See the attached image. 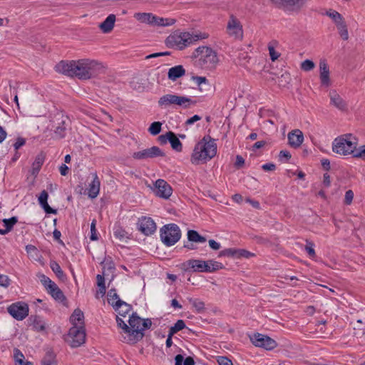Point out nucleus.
<instances>
[{"mask_svg": "<svg viewBox=\"0 0 365 365\" xmlns=\"http://www.w3.org/2000/svg\"><path fill=\"white\" fill-rule=\"evenodd\" d=\"M56 72L81 80L97 77L105 72L103 64L96 60L82 58L78 61H61L55 66Z\"/></svg>", "mask_w": 365, "mask_h": 365, "instance_id": "1", "label": "nucleus"}, {"mask_svg": "<svg viewBox=\"0 0 365 365\" xmlns=\"http://www.w3.org/2000/svg\"><path fill=\"white\" fill-rule=\"evenodd\" d=\"M208 36L207 33L182 32L180 30H176L166 38L165 42L168 48L182 50L195 42L207 38Z\"/></svg>", "mask_w": 365, "mask_h": 365, "instance_id": "2", "label": "nucleus"}, {"mask_svg": "<svg viewBox=\"0 0 365 365\" xmlns=\"http://www.w3.org/2000/svg\"><path fill=\"white\" fill-rule=\"evenodd\" d=\"M217 154V144L210 135H205L195 146L191 155V163L198 165L207 163Z\"/></svg>", "mask_w": 365, "mask_h": 365, "instance_id": "3", "label": "nucleus"}, {"mask_svg": "<svg viewBox=\"0 0 365 365\" xmlns=\"http://www.w3.org/2000/svg\"><path fill=\"white\" fill-rule=\"evenodd\" d=\"M192 58L195 59V64L203 69H213L218 63L216 51L208 46H199L192 53Z\"/></svg>", "mask_w": 365, "mask_h": 365, "instance_id": "4", "label": "nucleus"}, {"mask_svg": "<svg viewBox=\"0 0 365 365\" xmlns=\"http://www.w3.org/2000/svg\"><path fill=\"white\" fill-rule=\"evenodd\" d=\"M358 140L352 134H346L334 139L332 150L339 155H346L355 153Z\"/></svg>", "mask_w": 365, "mask_h": 365, "instance_id": "5", "label": "nucleus"}, {"mask_svg": "<svg viewBox=\"0 0 365 365\" xmlns=\"http://www.w3.org/2000/svg\"><path fill=\"white\" fill-rule=\"evenodd\" d=\"M185 271L213 272L223 268L222 263L214 260L189 259L182 264Z\"/></svg>", "mask_w": 365, "mask_h": 365, "instance_id": "6", "label": "nucleus"}, {"mask_svg": "<svg viewBox=\"0 0 365 365\" xmlns=\"http://www.w3.org/2000/svg\"><path fill=\"white\" fill-rule=\"evenodd\" d=\"M160 232L161 241L168 247L174 245L181 237L179 227L173 223L164 225Z\"/></svg>", "mask_w": 365, "mask_h": 365, "instance_id": "7", "label": "nucleus"}, {"mask_svg": "<svg viewBox=\"0 0 365 365\" xmlns=\"http://www.w3.org/2000/svg\"><path fill=\"white\" fill-rule=\"evenodd\" d=\"M143 319L136 313H133L129 319L130 331L128 332L127 342L135 344L141 340L143 336V329L140 328Z\"/></svg>", "mask_w": 365, "mask_h": 365, "instance_id": "8", "label": "nucleus"}, {"mask_svg": "<svg viewBox=\"0 0 365 365\" xmlns=\"http://www.w3.org/2000/svg\"><path fill=\"white\" fill-rule=\"evenodd\" d=\"M160 107H167L171 105H178L188 108L190 105H195L196 101L186 96H180L174 94H166L160 97L158 101Z\"/></svg>", "mask_w": 365, "mask_h": 365, "instance_id": "9", "label": "nucleus"}, {"mask_svg": "<svg viewBox=\"0 0 365 365\" xmlns=\"http://www.w3.org/2000/svg\"><path fill=\"white\" fill-rule=\"evenodd\" d=\"M66 341L72 348H77L86 341V330L84 326H73L70 328Z\"/></svg>", "mask_w": 365, "mask_h": 365, "instance_id": "10", "label": "nucleus"}, {"mask_svg": "<svg viewBox=\"0 0 365 365\" xmlns=\"http://www.w3.org/2000/svg\"><path fill=\"white\" fill-rule=\"evenodd\" d=\"M68 118L61 113H57L52 119V128L54 138L62 139L66 136Z\"/></svg>", "mask_w": 365, "mask_h": 365, "instance_id": "11", "label": "nucleus"}, {"mask_svg": "<svg viewBox=\"0 0 365 365\" xmlns=\"http://www.w3.org/2000/svg\"><path fill=\"white\" fill-rule=\"evenodd\" d=\"M250 338L255 346L262 347L267 350H272L277 346V343L274 339L259 333H255Z\"/></svg>", "mask_w": 365, "mask_h": 365, "instance_id": "12", "label": "nucleus"}, {"mask_svg": "<svg viewBox=\"0 0 365 365\" xmlns=\"http://www.w3.org/2000/svg\"><path fill=\"white\" fill-rule=\"evenodd\" d=\"M29 310L28 304L23 302L13 303L7 308L10 315L18 321L24 319L29 315Z\"/></svg>", "mask_w": 365, "mask_h": 365, "instance_id": "13", "label": "nucleus"}, {"mask_svg": "<svg viewBox=\"0 0 365 365\" xmlns=\"http://www.w3.org/2000/svg\"><path fill=\"white\" fill-rule=\"evenodd\" d=\"M227 32L230 36L235 39L242 40L243 38V29L240 21L233 14L230 16L227 25Z\"/></svg>", "mask_w": 365, "mask_h": 365, "instance_id": "14", "label": "nucleus"}, {"mask_svg": "<svg viewBox=\"0 0 365 365\" xmlns=\"http://www.w3.org/2000/svg\"><path fill=\"white\" fill-rule=\"evenodd\" d=\"M159 156L164 157L165 153L157 146L135 152L133 154V158L136 160H146Z\"/></svg>", "mask_w": 365, "mask_h": 365, "instance_id": "15", "label": "nucleus"}, {"mask_svg": "<svg viewBox=\"0 0 365 365\" xmlns=\"http://www.w3.org/2000/svg\"><path fill=\"white\" fill-rule=\"evenodd\" d=\"M153 191L156 196L163 199H168L173 193L171 186L163 179H158L155 181Z\"/></svg>", "mask_w": 365, "mask_h": 365, "instance_id": "16", "label": "nucleus"}, {"mask_svg": "<svg viewBox=\"0 0 365 365\" xmlns=\"http://www.w3.org/2000/svg\"><path fill=\"white\" fill-rule=\"evenodd\" d=\"M279 6L284 7L286 10L293 12H299L304 6L307 0H270Z\"/></svg>", "mask_w": 365, "mask_h": 365, "instance_id": "17", "label": "nucleus"}, {"mask_svg": "<svg viewBox=\"0 0 365 365\" xmlns=\"http://www.w3.org/2000/svg\"><path fill=\"white\" fill-rule=\"evenodd\" d=\"M139 230L145 235H150L156 230V225L151 217H143L138 222Z\"/></svg>", "mask_w": 365, "mask_h": 365, "instance_id": "18", "label": "nucleus"}, {"mask_svg": "<svg viewBox=\"0 0 365 365\" xmlns=\"http://www.w3.org/2000/svg\"><path fill=\"white\" fill-rule=\"evenodd\" d=\"M329 96L331 106L341 111L347 109V103L335 90L330 91Z\"/></svg>", "mask_w": 365, "mask_h": 365, "instance_id": "19", "label": "nucleus"}, {"mask_svg": "<svg viewBox=\"0 0 365 365\" xmlns=\"http://www.w3.org/2000/svg\"><path fill=\"white\" fill-rule=\"evenodd\" d=\"M287 138L289 145L291 147L294 148H299L304 140L303 133L299 129L293 130L288 133Z\"/></svg>", "mask_w": 365, "mask_h": 365, "instance_id": "20", "label": "nucleus"}, {"mask_svg": "<svg viewBox=\"0 0 365 365\" xmlns=\"http://www.w3.org/2000/svg\"><path fill=\"white\" fill-rule=\"evenodd\" d=\"M46 155L44 153H39L35 158L34 161L32 163L31 169L30 170L31 175L34 178L38 174L43 163L45 160Z\"/></svg>", "mask_w": 365, "mask_h": 365, "instance_id": "21", "label": "nucleus"}, {"mask_svg": "<svg viewBox=\"0 0 365 365\" xmlns=\"http://www.w3.org/2000/svg\"><path fill=\"white\" fill-rule=\"evenodd\" d=\"M320 80L322 85L329 86L330 85L329 70L325 61L319 63Z\"/></svg>", "mask_w": 365, "mask_h": 365, "instance_id": "22", "label": "nucleus"}, {"mask_svg": "<svg viewBox=\"0 0 365 365\" xmlns=\"http://www.w3.org/2000/svg\"><path fill=\"white\" fill-rule=\"evenodd\" d=\"M92 175L93 179L92 182L89 184L88 196L91 198L93 199L96 198L99 193L101 182L96 173H94Z\"/></svg>", "mask_w": 365, "mask_h": 365, "instance_id": "23", "label": "nucleus"}, {"mask_svg": "<svg viewBox=\"0 0 365 365\" xmlns=\"http://www.w3.org/2000/svg\"><path fill=\"white\" fill-rule=\"evenodd\" d=\"M115 19L116 17L115 14L108 15V17L99 25V28L105 34L110 32L113 29Z\"/></svg>", "mask_w": 365, "mask_h": 365, "instance_id": "24", "label": "nucleus"}, {"mask_svg": "<svg viewBox=\"0 0 365 365\" xmlns=\"http://www.w3.org/2000/svg\"><path fill=\"white\" fill-rule=\"evenodd\" d=\"M113 309L118 312L119 315L125 317V315L131 311L132 306L120 299H118V300L115 302Z\"/></svg>", "mask_w": 365, "mask_h": 365, "instance_id": "25", "label": "nucleus"}, {"mask_svg": "<svg viewBox=\"0 0 365 365\" xmlns=\"http://www.w3.org/2000/svg\"><path fill=\"white\" fill-rule=\"evenodd\" d=\"M185 74V70L182 65L175 66L168 70V79L175 81Z\"/></svg>", "mask_w": 365, "mask_h": 365, "instance_id": "26", "label": "nucleus"}, {"mask_svg": "<svg viewBox=\"0 0 365 365\" xmlns=\"http://www.w3.org/2000/svg\"><path fill=\"white\" fill-rule=\"evenodd\" d=\"M134 17L138 21L143 23V24H148L151 26H153V21H155V16L153 15L152 13H145V12L135 13L134 14Z\"/></svg>", "mask_w": 365, "mask_h": 365, "instance_id": "27", "label": "nucleus"}, {"mask_svg": "<svg viewBox=\"0 0 365 365\" xmlns=\"http://www.w3.org/2000/svg\"><path fill=\"white\" fill-rule=\"evenodd\" d=\"M52 288H50L47 292L49 293L52 297L58 302H63L66 300V297L63 293V292L58 288V287L55 284L52 285Z\"/></svg>", "mask_w": 365, "mask_h": 365, "instance_id": "28", "label": "nucleus"}, {"mask_svg": "<svg viewBox=\"0 0 365 365\" xmlns=\"http://www.w3.org/2000/svg\"><path fill=\"white\" fill-rule=\"evenodd\" d=\"M71 322L73 326H78L77 322L80 324V326H83V320H84V314L83 312L79 309H76L74 310L73 313L71 316Z\"/></svg>", "mask_w": 365, "mask_h": 365, "instance_id": "29", "label": "nucleus"}, {"mask_svg": "<svg viewBox=\"0 0 365 365\" xmlns=\"http://www.w3.org/2000/svg\"><path fill=\"white\" fill-rule=\"evenodd\" d=\"M187 301L197 313H202L205 312V304L204 302L199 299H195L192 297L187 298Z\"/></svg>", "mask_w": 365, "mask_h": 365, "instance_id": "30", "label": "nucleus"}, {"mask_svg": "<svg viewBox=\"0 0 365 365\" xmlns=\"http://www.w3.org/2000/svg\"><path fill=\"white\" fill-rule=\"evenodd\" d=\"M169 137V142L172 148L177 152H181L182 149V145L180 140L177 138L176 135L173 132L170 131Z\"/></svg>", "mask_w": 365, "mask_h": 365, "instance_id": "31", "label": "nucleus"}, {"mask_svg": "<svg viewBox=\"0 0 365 365\" xmlns=\"http://www.w3.org/2000/svg\"><path fill=\"white\" fill-rule=\"evenodd\" d=\"M187 239L190 242H206V238L203 236H201L197 231L195 230H188L187 232Z\"/></svg>", "mask_w": 365, "mask_h": 365, "instance_id": "32", "label": "nucleus"}, {"mask_svg": "<svg viewBox=\"0 0 365 365\" xmlns=\"http://www.w3.org/2000/svg\"><path fill=\"white\" fill-rule=\"evenodd\" d=\"M176 22V20L174 19H165L162 17H158L155 16V19L153 21V26H171L173 25Z\"/></svg>", "mask_w": 365, "mask_h": 365, "instance_id": "33", "label": "nucleus"}, {"mask_svg": "<svg viewBox=\"0 0 365 365\" xmlns=\"http://www.w3.org/2000/svg\"><path fill=\"white\" fill-rule=\"evenodd\" d=\"M336 26L337 28L339 34L340 35L341 38L344 41L348 40L349 39V32H348L347 25H346L345 21L344 20L341 23L336 25Z\"/></svg>", "mask_w": 365, "mask_h": 365, "instance_id": "34", "label": "nucleus"}, {"mask_svg": "<svg viewBox=\"0 0 365 365\" xmlns=\"http://www.w3.org/2000/svg\"><path fill=\"white\" fill-rule=\"evenodd\" d=\"M50 267L52 269V271L56 274V275L60 279L63 280L66 278V276L61 269L60 265L55 261H52L50 263Z\"/></svg>", "mask_w": 365, "mask_h": 365, "instance_id": "35", "label": "nucleus"}, {"mask_svg": "<svg viewBox=\"0 0 365 365\" xmlns=\"http://www.w3.org/2000/svg\"><path fill=\"white\" fill-rule=\"evenodd\" d=\"M326 14L334 21L336 25L344 20L342 15L336 11L330 10L327 11Z\"/></svg>", "mask_w": 365, "mask_h": 365, "instance_id": "36", "label": "nucleus"}, {"mask_svg": "<svg viewBox=\"0 0 365 365\" xmlns=\"http://www.w3.org/2000/svg\"><path fill=\"white\" fill-rule=\"evenodd\" d=\"M38 279H40L41 284L44 286V287L48 291L50 288H52V285L55 284V282L51 281L48 277H46L43 274H39L38 275Z\"/></svg>", "mask_w": 365, "mask_h": 365, "instance_id": "37", "label": "nucleus"}, {"mask_svg": "<svg viewBox=\"0 0 365 365\" xmlns=\"http://www.w3.org/2000/svg\"><path fill=\"white\" fill-rule=\"evenodd\" d=\"M185 323L182 319H178L174 326L171 327L169 329V332H170L171 334H175L178 331L183 329L185 328Z\"/></svg>", "mask_w": 365, "mask_h": 365, "instance_id": "38", "label": "nucleus"}, {"mask_svg": "<svg viewBox=\"0 0 365 365\" xmlns=\"http://www.w3.org/2000/svg\"><path fill=\"white\" fill-rule=\"evenodd\" d=\"M162 123L159 121H155L151 123L148 128V131L153 135L159 134L161 131Z\"/></svg>", "mask_w": 365, "mask_h": 365, "instance_id": "39", "label": "nucleus"}, {"mask_svg": "<svg viewBox=\"0 0 365 365\" xmlns=\"http://www.w3.org/2000/svg\"><path fill=\"white\" fill-rule=\"evenodd\" d=\"M108 297V302L113 307L115 305L114 300H118L119 296L116 292L115 289H110L107 294Z\"/></svg>", "mask_w": 365, "mask_h": 365, "instance_id": "40", "label": "nucleus"}, {"mask_svg": "<svg viewBox=\"0 0 365 365\" xmlns=\"http://www.w3.org/2000/svg\"><path fill=\"white\" fill-rule=\"evenodd\" d=\"M114 236L119 239L120 241H123L125 239L128 238V232L123 230L122 227H117L114 231Z\"/></svg>", "mask_w": 365, "mask_h": 365, "instance_id": "41", "label": "nucleus"}, {"mask_svg": "<svg viewBox=\"0 0 365 365\" xmlns=\"http://www.w3.org/2000/svg\"><path fill=\"white\" fill-rule=\"evenodd\" d=\"M18 218L16 217H12L9 219H4L3 222L4 227L10 232L13 229V227L17 223Z\"/></svg>", "mask_w": 365, "mask_h": 365, "instance_id": "42", "label": "nucleus"}, {"mask_svg": "<svg viewBox=\"0 0 365 365\" xmlns=\"http://www.w3.org/2000/svg\"><path fill=\"white\" fill-rule=\"evenodd\" d=\"M237 249H235V248L225 249L220 252L219 256H227V257L236 258L237 253Z\"/></svg>", "mask_w": 365, "mask_h": 365, "instance_id": "43", "label": "nucleus"}, {"mask_svg": "<svg viewBox=\"0 0 365 365\" xmlns=\"http://www.w3.org/2000/svg\"><path fill=\"white\" fill-rule=\"evenodd\" d=\"M315 67L314 63L309 59L304 61L301 63V68L304 71H309L314 69Z\"/></svg>", "mask_w": 365, "mask_h": 365, "instance_id": "44", "label": "nucleus"}, {"mask_svg": "<svg viewBox=\"0 0 365 365\" xmlns=\"http://www.w3.org/2000/svg\"><path fill=\"white\" fill-rule=\"evenodd\" d=\"M14 357L16 363H18L19 365L23 364L24 361V356L19 349H14Z\"/></svg>", "mask_w": 365, "mask_h": 365, "instance_id": "45", "label": "nucleus"}, {"mask_svg": "<svg viewBox=\"0 0 365 365\" xmlns=\"http://www.w3.org/2000/svg\"><path fill=\"white\" fill-rule=\"evenodd\" d=\"M191 79L195 83L197 86H200L202 84H209L208 80L205 76H192Z\"/></svg>", "mask_w": 365, "mask_h": 365, "instance_id": "46", "label": "nucleus"}, {"mask_svg": "<svg viewBox=\"0 0 365 365\" xmlns=\"http://www.w3.org/2000/svg\"><path fill=\"white\" fill-rule=\"evenodd\" d=\"M306 242H307V245L305 246L306 251L307 252V253L309 254V255L311 257H315L316 253H315V251L314 249V244L312 242L309 241L307 240H306Z\"/></svg>", "mask_w": 365, "mask_h": 365, "instance_id": "47", "label": "nucleus"}, {"mask_svg": "<svg viewBox=\"0 0 365 365\" xmlns=\"http://www.w3.org/2000/svg\"><path fill=\"white\" fill-rule=\"evenodd\" d=\"M237 253L236 258H237V259L242 258V257L250 258V257L254 256L253 253H251L250 252H249L246 250H243V249H237Z\"/></svg>", "mask_w": 365, "mask_h": 365, "instance_id": "48", "label": "nucleus"}, {"mask_svg": "<svg viewBox=\"0 0 365 365\" xmlns=\"http://www.w3.org/2000/svg\"><path fill=\"white\" fill-rule=\"evenodd\" d=\"M268 50L270 58L272 61H274L279 57L280 54L275 51L274 46L270 43L268 45Z\"/></svg>", "mask_w": 365, "mask_h": 365, "instance_id": "49", "label": "nucleus"}, {"mask_svg": "<svg viewBox=\"0 0 365 365\" xmlns=\"http://www.w3.org/2000/svg\"><path fill=\"white\" fill-rule=\"evenodd\" d=\"M354 158H361L365 160V145L360 146L359 150L356 149Z\"/></svg>", "mask_w": 365, "mask_h": 365, "instance_id": "50", "label": "nucleus"}, {"mask_svg": "<svg viewBox=\"0 0 365 365\" xmlns=\"http://www.w3.org/2000/svg\"><path fill=\"white\" fill-rule=\"evenodd\" d=\"M116 322L118 324V326L123 329L126 334H128V332L130 331V327L118 316L116 317Z\"/></svg>", "mask_w": 365, "mask_h": 365, "instance_id": "51", "label": "nucleus"}, {"mask_svg": "<svg viewBox=\"0 0 365 365\" xmlns=\"http://www.w3.org/2000/svg\"><path fill=\"white\" fill-rule=\"evenodd\" d=\"M11 280L8 276L0 274V286L8 287L10 285Z\"/></svg>", "mask_w": 365, "mask_h": 365, "instance_id": "52", "label": "nucleus"}, {"mask_svg": "<svg viewBox=\"0 0 365 365\" xmlns=\"http://www.w3.org/2000/svg\"><path fill=\"white\" fill-rule=\"evenodd\" d=\"M354 198V192L351 190H349L345 193L344 203L350 205L352 202Z\"/></svg>", "mask_w": 365, "mask_h": 365, "instance_id": "53", "label": "nucleus"}, {"mask_svg": "<svg viewBox=\"0 0 365 365\" xmlns=\"http://www.w3.org/2000/svg\"><path fill=\"white\" fill-rule=\"evenodd\" d=\"M48 195L46 190H43L38 197L39 204L42 206L47 202Z\"/></svg>", "mask_w": 365, "mask_h": 365, "instance_id": "54", "label": "nucleus"}, {"mask_svg": "<svg viewBox=\"0 0 365 365\" xmlns=\"http://www.w3.org/2000/svg\"><path fill=\"white\" fill-rule=\"evenodd\" d=\"M217 361L219 365H233L232 361L226 356H218Z\"/></svg>", "mask_w": 365, "mask_h": 365, "instance_id": "55", "label": "nucleus"}, {"mask_svg": "<svg viewBox=\"0 0 365 365\" xmlns=\"http://www.w3.org/2000/svg\"><path fill=\"white\" fill-rule=\"evenodd\" d=\"M91 240H96L98 239L97 235H96V220H93L91 225Z\"/></svg>", "mask_w": 365, "mask_h": 365, "instance_id": "56", "label": "nucleus"}, {"mask_svg": "<svg viewBox=\"0 0 365 365\" xmlns=\"http://www.w3.org/2000/svg\"><path fill=\"white\" fill-rule=\"evenodd\" d=\"M53 360V356L51 354H47L42 359L41 365H51Z\"/></svg>", "mask_w": 365, "mask_h": 365, "instance_id": "57", "label": "nucleus"}, {"mask_svg": "<svg viewBox=\"0 0 365 365\" xmlns=\"http://www.w3.org/2000/svg\"><path fill=\"white\" fill-rule=\"evenodd\" d=\"M169 134H170V131L166 133L165 135H161L158 138V140L160 145H165L167 143L168 141H169V139H170Z\"/></svg>", "mask_w": 365, "mask_h": 365, "instance_id": "58", "label": "nucleus"}, {"mask_svg": "<svg viewBox=\"0 0 365 365\" xmlns=\"http://www.w3.org/2000/svg\"><path fill=\"white\" fill-rule=\"evenodd\" d=\"M244 164H245L244 158L241 155H237L236 156V161L235 163V167L239 169V168H242L244 165Z\"/></svg>", "mask_w": 365, "mask_h": 365, "instance_id": "59", "label": "nucleus"}, {"mask_svg": "<svg viewBox=\"0 0 365 365\" xmlns=\"http://www.w3.org/2000/svg\"><path fill=\"white\" fill-rule=\"evenodd\" d=\"M26 250L28 254L31 255H33V254H35L36 255L37 253H38L37 248L35 246L32 245H26Z\"/></svg>", "mask_w": 365, "mask_h": 365, "instance_id": "60", "label": "nucleus"}, {"mask_svg": "<svg viewBox=\"0 0 365 365\" xmlns=\"http://www.w3.org/2000/svg\"><path fill=\"white\" fill-rule=\"evenodd\" d=\"M26 143V140L23 138H18L16 143L14 144V147L15 150L19 149L21 146H23Z\"/></svg>", "mask_w": 365, "mask_h": 365, "instance_id": "61", "label": "nucleus"}, {"mask_svg": "<svg viewBox=\"0 0 365 365\" xmlns=\"http://www.w3.org/2000/svg\"><path fill=\"white\" fill-rule=\"evenodd\" d=\"M291 153L287 150H281L279 154V158L281 160L282 158L286 159V161H288L291 158Z\"/></svg>", "mask_w": 365, "mask_h": 365, "instance_id": "62", "label": "nucleus"}, {"mask_svg": "<svg viewBox=\"0 0 365 365\" xmlns=\"http://www.w3.org/2000/svg\"><path fill=\"white\" fill-rule=\"evenodd\" d=\"M41 207L43 208L44 211L47 214H56L57 213V210L51 207L48 203L42 205Z\"/></svg>", "mask_w": 365, "mask_h": 365, "instance_id": "63", "label": "nucleus"}, {"mask_svg": "<svg viewBox=\"0 0 365 365\" xmlns=\"http://www.w3.org/2000/svg\"><path fill=\"white\" fill-rule=\"evenodd\" d=\"M262 168L265 171H273L276 169V165L274 163H267L264 164Z\"/></svg>", "mask_w": 365, "mask_h": 365, "instance_id": "64", "label": "nucleus"}]
</instances>
